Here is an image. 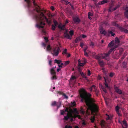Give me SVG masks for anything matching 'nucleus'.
I'll list each match as a JSON object with an SVG mask.
<instances>
[{"label":"nucleus","instance_id":"nucleus-1","mask_svg":"<svg viewBox=\"0 0 128 128\" xmlns=\"http://www.w3.org/2000/svg\"><path fill=\"white\" fill-rule=\"evenodd\" d=\"M80 94L81 98V102H85L86 105L92 112L96 114L98 111V108L94 103V100L91 98V94L90 93H88L84 89H82L80 92Z\"/></svg>","mask_w":128,"mask_h":128},{"label":"nucleus","instance_id":"nucleus-2","mask_svg":"<svg viewBox=\"0 0 128 128\" xmlns=\"http://www.w3.org/2000/svg\"><path fill=\"white\" fill-rule=\"evenodd\" d=\"M33 4L35 8V9L32 11L33 18L36 21L38 24H36V26L40 28H44V26L42 25H45V23L42 22V21L44 18L46 22H48V19L45 16L43 13L41 12V10L35 1H33Z\"/></svg>","mask_w":128,"mask_h":128},{"label":"nucleus","instance_id":"nucleus-3","mask_svg":"<svg viewBox=\"0 0 128 128\" xmlns=\"http://www.w3.org/2000/svg\"><path fill=\"white\" fill-rule=\"evenodd\" d=\"M60 50V48L59 47H56L53 49V52H52V54L53 56H57L58 55Z\"/></svg>","mask_w":128,"mask_h":128},{"label":"nucleus","instance_id":"nucleus-4","mask_svg":"<svg viewBox=\"0 0 128 128\" xmlns=\"http://www.w3.org/2000/svg\"><path fill=\"white\" fill-rule=\"evenodd\" d=\"M73 112V110L72 109L69 108L68 112L67 113L66 116H64V120L66 121L68 120L69 118L68 116H70V117H72L73 115L72 113Z\"/></svg>","mask_w":128,"mask_h":128},{"label":"nucleus","instance_id":"nucleus-5","mask_svg":"<svg viewBox=\"0 0 128 128\" xmlns=\"http://www.w3.org/2000/svg\"><path fill=\"white\" fill-rule=\"evenodd\" d=\"M83 62L81 63L80 60L79 59L78 60V64L79 66H83L86 63V61L85 58H83Z\"/></svg>","mask_w":128,"mask_h":128},{"label":"nucleus","instance_id":"nucleus-6","mask_svg":"<svg viewBox=\"0 0 128 128\" xmlns=\"http://www.w3.org/2000/svg\"><path fill=\"white\" fill-rule=\"evenodd\" d=\"M72 18L74 23H78L80 21V19L78 17H73Z\"/></svg>","mask_w":128,"mask_h":128},{"label":"nucleus","instance_id":"nucleus-7","mask_svg":"<svg viewBox=\"0 0 128 128\" xmlns=\"http://www.w3.org/2000/svg\"><path fill=\"white\" fill-rule=\"evenodd\" d=\"M64 38H66L67 39L71 40L72 38L70 37V36L67 33V31L65 32L64 34Z\"/></svg>","mask_w":128,"mask_h":128},{"label":"nucleus","instance_id":"nucleus-8","mask_svg":"<svg viewBox=\"0 0 128 128\" xmlns=\"http://www.w3.org/2000/svg\"><path fill=\"white\" fill-rule=\"evenodd\" d=\"M114 89L116 92L118 94H122V92L121 90H120L118 87L114 86Z\"/></svg>","mask_w":128,"mask_h":128},{"label":"nucleus","instance_id":"nucleus-9","mask_svg":"<svg viewBox=\"0 0 128 128\" xmlns=\"http://www.w3.org/2000/svg\"><path fill=\"white\" fill-rule=\"evenodd\" d=\"M102 55L103 58L106 60H108V56L109 55L108 53L102 54Z\"/></svg>","mask_w":128,"mask_h":128},{"label":"nucleus","instance_id":"nucleus-10","mask_svg":"<svg viewBox=\"0 0 128 128\" xmlns=\"http://www.w3.org/2000/svg\"><path fill=\"white\" fill-rule=\"evenodd\" d=\"M114 54L113 57L114 58L116 59H118L120 55V54H119L116 51L115 52Z\"/></svg>","mask_w":128,"mask_h":128},{"label":"nucleus","instance_id":"nucleus-11","mask_svg":"<svg viewBox=\"0 0 128 128\" xmlns=\"http://www.w3.org/2000/svg\"><path fill=\"white\" fill-rule=\"evenodd\" d=\"M54 68L53 67L51 68L50 70V72L52 75L56 74V72L54 70Z\"/></svg>","mask_w":128,"mask_h":128},{"label":"nucleus","instance_id":"nucleus-12","mask_svg":"<svg viewBox=\"0 0 128 128\" xmlns=\"http://www.w3.org/2000/svg\"><path fill=\"white\" fill-rule=\"evenodd\" d=\"M124 14L125 17L128 18V7H126L125 9Z\"/></svg>","mask_w":128,"mask_h":128},{"label":"nucleus","instance_id":"nucleus-13","mask_svg":"<svg viewBox=\"0 0 128 128\" xmlns=\"http://www.w3.org/2000/svg\"><path fill=\"white\" fill-rule=\"evenodd\" d=\"M98 62L100 66L102 67H103L104 65V63L103 60H99L98 61Z\"/></svg>","mask_w":128,"mask_h":128},{"label":"nucleus","instance_id":"nucleus-14","mask_svg":"<svg viewBox=\"0 0 128 128\" xmlns=\"http://www.w3.org/2000/svg\"><path fill=\"white\" fill-rule=\"evenodd\" d=\"M108 1L107 0H103L101 1V2H99L98 4L99 5L103 4L108 2Z\"/></svg>","mask_w":128,"mask_h":128},{"label":"nucleus","instance_id":"nucleus-15","mask_svg":"<svg viewBox=\"0 0 128 128\" xmlns=\"http://www.w3.org/2000/svg\"><path fill=\"white\" fill-rule=\"evenodd\" d=\"M65 26L64 25H62V26L60 25H59L58 26V27L61 30H64Z\"/></svg>","mask_w":128,"mask_h":128},{"label":"nucleus","instance_id":"nucleus-16","mask_svg":"<svg viewBox=\"0 0 128 128\" xmlns=\"http://www.w3.org/2000/svg\"><path fill=\"white\" fill-rule=\"evenodd\" d=\"M123 123L124 125L122 126V127L123 128H127V124L125 120H124L123 121Z\"/></svg>","mask_w":128,"mask_h":128},{"label":"nucleus","instance_id":"nucleus-17","mask_svg":"<svg viewBox=\"0 0 128 128\" xmlns=\"http://www.w3.org/2000/svg\"><path fill=\"white\" fill-rule=\"evenodd\" d=\"M104 79L105 81H106V82L110 83V79L108 77V76L106 77H104Z\"/></svg>","mask_w":128,"mask_h":128},{"label":"nucleus","instance_id":"nucleus-18","mask_svg":"<svg viewBox=\"0 0 128 128\" xmlns=\"http://www.w3.org/2000/svg\"><path fill=\"white\" fill-rule=\"evenodd\" d=\"M100 32L102 34H104L106 35V32L104 30H103V29H101L100 30Z\"/></svg>","mask_w":128,"mask_h":128},{"label":"nucleus","instance_id":"nucleus-19","mask_svg":"<svg viewBox=\"0 0 128 128\" xmlns=\"http://www.w3.org/2000/svg\"><path fill=\"white\" fill-rule=\"evenodd\" d=\"M116 48V47H114L111 48L108 52V54H110Z\"/></svg>","mask_w":128,"mask_h":128},{"label":"nucleus","instance_id":"nucleus-20","mask_svg":"<svg viewBox=\"0 0 128 128\" xmlns=\"http://www.w3.org/2000/svg\"><path fill=\"white\" fill-rule=\"evenodd\" d=\"M108 34H110L112 36H114V35H115V33L112 32L111 31H108Z\"/></svg>","mask_w":128,"mask_h":128},{"label":"nucleus","instance_id":"nucleus-21","mask_svg":"<svg viewBox=\"0 0 128 128\" xmlns=\"http://www.w3.org/2000/svg\"><path fill=\"white\" fill-rule=\"evenodd\" d=\"M61 104V102L60 101L59 102L57 103L56 106H57V108L58 109L60 106Z\"/></svg>","mask_w":128,"mask_h":128},{"label":"nucleus","instance_id":"nucleus-22","mask_svg":"<svg viewBox=\"0 0 128 128\" xmlns=\"http://www.w3.org/2000/svg\"><path fill=\"white\" fill-rule=\"evenodd\" d=\"M80 74L82 77L84 78L85 79L88 80L87 77L84 74L83 72H80Z\"/></svg>","mask_w":128,"mask_h":128},{"label":"nucleus","instance_id":"nucleus-23","mask_svg":"<svg viewBox=\"0 0 128 128\" xmlns=\"http://www.w3.org/2000/svg\"><path fill=\"white\" fill-rule=\"evenodd\" d=\"M52 75V76L51 77V79L52 80H56L57 79V78L56 74Z\"/></svg>","mask_w":128,"mask_h":128},{"label":"nucleus","instance_id":"nucleus-24","mask_svg":"<svg viewBox=\"0 0 128 128\" xmlns=\"http://www.w3.org/2000/svg\"><path fill=\"white\" fill-rule=\"evenodd\" d=\"M90 120L92 123L94 122L95 120V118L94 116H92L90 118Z\"/></svg>","mask_w":128,"mask_h":128},{"label":"nucleus","instance_id":"nucleus-25","mask_svg":"<svg viewBox=\"0 0 128 128\" xmlns=\"http://www.w3.org/2000/svg\"><path fill=\"white\" fill-rule=\"evenodd\" d=\"M69 33L70 36V37L72 38V36L74 34V32L72 30H70L69 32Z\"/></svg>","mask_w":128,"mask_h":128},{"label":"nucleus","instance_id":"nucleus-26","mask_svg":"<svg viewBox=\"0 0 128 128\" xmlns=\"http://www.w3.org/2000/svg\"><path fill=\"white\" fill-rule=\"evenodd\" d=\"M108 83H109V82H106V81H105L104 84L105 86L106 87L108 88H110V87L109 86H108Z\"/></svg>","mask_w":128,"mask_h":128},{"label":"nucleus","instance_id":"nucleus-27","mask_svg":"<svg viewBox=\"0 0 128 128\" xmlns=\"http://www.w3.org/2000/svg\"><path fill=\"white\" fill-rule=\"evenodd\" d=\"M87 122L84 120H82V125L83 126H86L87 124Z\"/></svg>","mask_w":128,"mask_h":128},{"label":"nucleus","instance_id":"nucleus-28","mask_svg":"<svg viewBox=\"0 0 128 128\" xmlns=\"http://www.w3.org/2000/svg\"><path fill=\"white\" fill-rule=\"evenodd\" d=\"M54 61L56 63L58 64H60V63L62 62L61 60H58L56 59H55L54 60Z\"/></svg>","mask_w":128,"mask_h":128},{"label":"nucleus","instance_id":"nucleus-29","mask_svg":"<svg viewBox=\"0 0 128 128\" xmlns=\"http://www.w3.org/2000/svg\"><path fill=\"white\" fill-rule=\"evenodd\" d=\"M57 103L56 102L54 101L52 102L51 104L52 106H56Z\"/></svg>","mask_w":128,"mask_h":128},{"label":"nucleus","instance_id":"nucleus-30","mask_svg":"<svg viewBox=\"0 0 128 128\" xmlns=\"http://www.w3.org/2000/svg\"><path fill=\"white\" fill-rule=\"evenodd\" d=\"M114 45V44L113 43L112 41H111L108 45V46L110 48L112 47Z\"/></svg>","mask_w":128,"mask_h":128},{"label":"nucleus","instance_id":"nucleus-31","mask_svg":"<svg viewBox=\"0 0 128 128\" xmlns=\"http://www.w3.org/2000/svg\"><path fill=\"white\" fill-rule=\"evenodd\" d=\"M80 112L82 114H84L85 113V112L84 110L82 108H81L80 110Z\"/></svg>","mask_w":128,"mask_h":128},{"label":"nucleus","instance_id":"nucleus-32","mask_svg":"<svg viewBox=\"0 0 128 128\" xmlns=\"http://www.w3.org/2000/svg\"><path fill=\"white\" fill-rule=\"evenodd\" d=\"M94 90V91L95 92V93H96V96H98V93L99 92V90H97L96 88V89H95Z\"/></svg>","mask_w":128,"mask_h":128},{"label":"nucleus","instance_id":"nucleus-33","mask_svg":"<svg viewBox=\"0 0 128 128\" xmlns=\"http://www.w3.org/2000/svg\"><path fill=\"white\" fill-rule=\"evenodd\" d=\"M51 48L50 46V45H48L47 47L46 48L47 50L48 51H50L51 49Z\"/></svg>","mask_w":128,"mask_h":128},{"label":"nucleus","instance_id":"nucleus-34","mask_svg":"<svg viewBox=\"0 0 128 128\" xmlns=\"http://www.w3.org/2000/svg\"><path fill=\"white\" fill-rule=\"evenodd\" d=\"M68 117H69L68 119H69L71 122H72L74 121V120L73 119V118H74V116L73 115H72V117H70V116H68Z\"/></svg>","mask_w":128,"mask_h":128},{"label":"nucleus","instance_id":"nucleus-35","mask_svg":"<svg viewBox=\"0 0 128 128\" xmlns=\"http://www.w3.org/2000/svg\"><path fill=\"white\" fill-rule=\"evenodd\" d=\"M42 32L43 34L46 35V32L44 29H43L42 30Z\"/></svg>","mask_w":128,"mask_h":128},{"label":"nucleus","instance_id":"nucleus-36","mask_svg":"<svg viewBox=\"0 0 128 128\" xmlns=\"http://www.w3.org/2000/svg\"><path fill=\"white\" fill-rule=\"evenodd\" d=\"M114 73L112 72H110L109 74V76L110 77H113L114 75Z\"/></svg>","mask_w":128,"mask_h":128},{"label":"nucleus","instance_id":"nucleus-37","mask_svg":"<svg viewBox=\"0 0 128 128\" xmlns=\"http://www.w3.org/2000/svg\"><path fill=\"white\" fill-rule=\"evenodd\" d=\"M116 110V112L119 111V108L118 106H116L115 108Z\"/></svg>","mask_w":128,"mask_h":128},{"label":"nucleus","instance_id":"nucleus-38","mask_svg":"<svg viewBox=\"0 0 128 128\" xmlns=\"http://www.w3.org/2000/svg\"><path fill=\"white\" fill-rule=\"evenodd\" d=\"M95 58L97 59H100L101 58L100 57L99 55H97L96 56Z\"/></svg>","mask_w":128,"mask_h":128},{"label":"nucleus","instance_id":"nucleus-39","mask_svg":"<svg viewBox=\"0 0 128 128\" xmlns=\"http://www.w3.org/2000/svg\"><path fill=\"white\" fill-rule=\"evenodd\" d=\"M76 78L75 76H72L70 78V79L72 80H76Z\"/></svg>","mask_w":128,"mask_h":128},{"label":"nucleus","instance_id":"nucleus-40","mask_svg":"<svg viewBox=\"0 0 128 128\" xmlns=\"http://www.w3.org/2000/svg\"><path fill=\"white\" fill-rule=\"evenodd\" d=\"M108 12H112V6H110V8L109 9H108Z\"/></svg>","mask_w":128,"mask_h":128},{"label":"nucleus","instance_id":"nucleus-41","mask_svg":"<svg viewBox=\"0 0 128 128\" xmlns=\"http://www.w3.org/2000/svg\"><path fill=\"white\" fill-rule=\"evenodd\" d=\"M54 23L55 26H56L58 24V22L56 21H54Z\"/></svg>","mask_w":128,"mask_h":128},{"label":"nucleus","instance_id":"nucleus-42","mask_svg":"<svg viewBox=\"0 0 128 128\" xmlns=\"http://www.w3.org/2000/svg\"><path fill=\"white\" fill-rule=\"evenodd\" d=\"M106 116H107V117L106 118V120H108L110 119V117L107 114H106Z\"/></svg>","mask_w":128,"mask_h":128},{"label":"nucleus","instance_id":"nucleus-43","mask_svg":"<svg viewBox=\"0 0 128 128\" xmlns=\"http://www.w3.org/2000/svg\"><path fill=\"white\" fill-rule=\"evenodd\" d=\"M55 26L52 25V30H54L56 29Z\"/></svg>","mask_w":128,"mask_h":128},{"label":"nucleus","instance_id":"nucleus-44","mask_svg":"<svg viewBox=\"0 0 128 128\" xmlns=\"http://www.w3.org/2000/svg\"><path fill=\"white\" fill-rule=\"evenodd\" d=\"M115 41L116 42L119 43L120 42L119 40L117 37H116L115 38Z\"/></svg>","mask_w":128,"mask_h":128},{"label":"nucleus","instance_id":"nucleus-45","mask_svg":"<svg viewBox=\"0 0 128 128\" xmlns=\"http://www.w3.org/2000/svg\"><path fill=\"white\" fill-rule=\"evenodd\" d=\"M60 113L61 115H64V114L65 113V111L63 110H61Z\"/></svg>","mask_w":128,"mask_h":128},{"label":"nucleus","instance_id":"nucleus-46","mask_svg":"<svg viewBox=\"0 0 128 128\" xmlns=\"http://www.w3.org/2000/svg\"><path fill=\"white\" fill-rule=\"evenodd\" d=\"M102 88L104 92H105V93H106L107 92L106 90L104 88V87H102Z\"/></svg>","mask_w":128,"mask_h":128},{"label":"nucleus","instance_id":"nucleus-47","mask_svg":"<svg viewBox=\"0 0 128 128\" xmlns=\"http://www.w3.org/2000/svg\"><path fill=\"white\" fill-rule=\"evenodd\" d=\"M62 96H64V98L66 99H68V97L66 96L64 94V93L62 95Z\"/></svg>","mask_w":128,"mask_h":128},{"label":"nucleus","instance_id":"nucleus-48","mask_svg":"<svg viewBox=\"0 0 128 128\" xmlns=\"http://www.w3.org/2000/svg\"><path fill=\"white\" fill-rule=\"evenodd\" d=\"M69 63H70L69 61L68 60V61H66L64 63V64H65V66H66V65L68 64Z\"/></svg>","mask_w":128,"mask_h":128},{"label":"nucleus","instance_id":"nucleus-49","mask_svg":"<svg viewBox=\"0 0 128 128\" xmlns=\"http://www.w3.org/2000/svg\"><path fill=\"white\" fill-rule=\"evenodd\" d=\"M88 16H93V14L90 12H89L88 13Z\"/></svg>","mask_w":128,"mask_h":128},{"label":"nucleus","instance_id":"nucleus-50","mask_svg":"<svg viewBox=\"0 0 128 128\" xmlns=\"http://www.w3.org/2000/svg\"><path fill=\"white\" fill-rule=\"evenodd\" d=\"M57 93L58 94H59V95H62L63 94H64V93H63V92L60 91L58 92Z\"/></svg>","mask_w":128,"mask_h":128},{"label":"nucleus","instance_id":"nucleus-51","mask_svg":"<svg viewBox=\"0 0 128 128\" xmlns=\"http://www.w3.org/2000/svg\"><path fill=\"white\" fill-rule=\"evenodd\" d=\"M69 110V108H66V109L64 111L66 112H67V113L68 112V110Z\"/></svg>","mask_w":128,"mask_h":128},{"label":"nucleus","instance_id":"nucleus-52","mask_svg":"<svg viewBox=\"0 0 128 128\" xmlns=\"http://www.w3.org/2000/svg\"><path fill=\"white\" fill-rule=\"evenodd\" d=\"M65 128H72V127L71 126H68L67 125H66L65 126Z\"/></svg>","mask_w":128,"mask_h":128},{"label":"nucleus","instance_id":"nucleus-53","mask_svg":"<svg viewBox=\"0 0 128 128\" xmlns=\"http://www.w3.org/2000/svg\"><path fill=\"white\" fill-rule=\"evenodd\" d=\"M84 45V44L83 43L81 42L80 43V46L82 48L83 46Z\"/></svg>","mask_w":128,"mask_h":128},{"label":"nucleus","instance_id":"nucleus-54","mask_svg":"<svg viewBox=\"0 0 128 128\" xmlns=\"http://www.w3.org/2000/svg\"><path fill=\"white\" fill-rule=\"evenodd\" d=\"M120 28L122 32H124L125 28H124L122 27H120Z\"/></svg>","mask_w":128,"mask_h":128},{"label":"nucleus","instance_id":"nucleus-55","mask_svg":"<svg viewBox=\"0 0 128 128\" xmlns=\"http://www.w3.org/2000/svg\"><path fill=\"white\" fill-rule=\"evenodd\" d=\"M84 52V55L87 57H88V53L86 52Z\"/></svg>","mask_w":128,"mask_h":128},{"label":"nucleus","instance_id":"nucleus-56","mask_svg":"<svg viewBox=\"0 0 128 128\" xmlns=\"http://www.w3.org/2000/svg\"><path fill=\"white\" fill-rule=\"evenodd\" d=\"M44 39L45 40L46 42H47L48 41V38L47 37H44Z\"/></svg>","mask_w":128,"mask_h":128},{"label":"nucleus","instance_id":"nucleus-57","mask_svg":"<svg viewBox=\"0 0 128 128\" xmlns=\"http://www.w3.org/2000/svg\"><path fill=\"white\" fill-rule=\"evenodd\" d=\"M78 71L80 73V72H82V69L80 67H79L78 68Z\"/></svg>","mask_w":128,"mask_h":128},{"label":"nucleus","instance_id":"nucleus-58","mask_svg":"<svg viewBox=\"0 0 128 128\" xmlns=\"http://www.w3.org/2000/svg\"><path fill=\"white\" fill-rule=\"evenodd\" d=\"M90 46H94V43L92 42H90Z\"/></svg>","mask_w":128,"mask_h":128},{"label":"nucleus","instance_id":"nucleus-59","mask_svg":"<svg viewBox=\"0 0 128 128\" xmlns=\"http://www.w3.org/2000/svg\"><path fill=\"white\" fill-rule=\"evenodd\" d=\"M90 70H88V76H90Z\"/></svg>","mask_w":128,"mask_h":128},{"label":"nucleus","instance_id":"nucleus-60","mask_svg":"<svg viewBox=\"0 0 128 128\" xmlns=\"http://www.w3.org/2000/svg\"><path fill=\"white\" fill-rule=\"evenodd\" d=\"M64 65V64L63 63H62L60 65H58V66L60 68H62V66Z\"/></svg>","mask_w":128,"mask_h":128},{"label":"nucleus","instance_id":"nucleus-61","mask_svg":"<svg viewBox=\"0 0 128 128\" xmlns=\"http://www.w3.org/2000/svg\"><path fill=\"white\" fill-rule=\"evenodd\" d=\"M42 45L44 47H45L46 46V44L44 42L42 43Z\"/></svg>","mask_w":128,"mask_h":128},{"label":"nucleus","instance_id":"nucleus-62","mask_svg":"<svg viewBox=\"0 0 128 128\" xmlns=\"http://www.w3.org/2000/svg\"><path fill=\"white\" fill-rule=\"evenodd\" d=\"M124 32L126 33H128V30L127 29H125Z\"/></svg>","mask_w":128,"mask_h":128},{"label":"nucleus","instance_id":"nucleus-63","mask_svg":"<svg viewBox=\"0 0 128 128\" xmlns=\"http://www.w3.org/2000/svg\"><path fill=\"white\" fill-rule=\"evenodd\" d=\"M88 48V46H86L84 48V52H86V50Z\"/></svg>","mask_w":128,"mask_h":128},{"label":"nucleus","instance_id":"nucleus-64","mask_svg":"<svg viewBox=\"0 0 128 128\" xmlns=\"http://www.w3.org/2000/svg\"><path fill=\"white\" fill-rule=\"evenodd\" d=\"M91 88H94V90L95 89H96V86H95V85H92V86H91Z\"/></svg>","mask_w":128,"mask_h":128}]
</instances>
